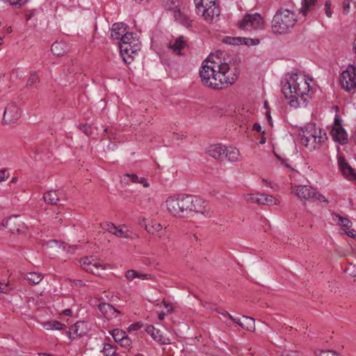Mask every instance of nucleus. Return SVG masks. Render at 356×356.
Segmentation results:
<instances>
[{
    "mask_svg": "<svg viewBox=\"0 0 356 356\" xmlns=\"http://www.w3.org/2000/svg\"><path fill=\"white\" fill-rule=\"evenodd\" d=\"M216 312L220 314L221 315L224 316H229V318H230V316H232L229 313H228L227 311H225V309H216Z\"/></svg>",
    "mask_w": 356,
    "mask_h": 356,
    "instance_id": "obj_54",
    "label": "nucleus"
},
{
    "mask_svg": "<svg viewBox=\"0 0 356 356\" xmlns=\"http://www.w3.org/2000/svg\"><path fill=\"white\" fill-rule=\"evenodd\" d=\"M125 276L129 281H132L137 277L138 272L135 270H129L126 272Z\"/></svg>",
    "mask_w": 356,
    "mask_h": 356,
    "instance_id": "obj_39",
    "label": "nucleus"
},
{
    "mask_svg": "<svg viewBox=\"0 0 356 356\" xmlns=\"http://www.w3.org/2000/svg\"><path fill=\"white\" fill-rule=\"evenodd\" d=\"M143 323L138 322L136 323H133L131 325H129L128 330L129 331H135L139 330L140 327H142Z\"/></svg>",
    "mask_w": 356,
    "mask_h": 356,
    "instance_id": "obj_47",
    "label": "nucleus"
},
{
    "mask_svg": "<svg viewBox=\"0 0 356 356\" xmlns=\"http://www.w3.org/2000/svg\"><path fill=\"white\" fill-rule=\"evenodd\" d=\"M138 183L142 184L144 187H148L149 184L147 181L146 179L144 177L139 178V181Z\"/></svg>",
    "mask_w": 356,
    "mask_h": 356,
    "instance_id": "obj_58",
    "label": "nucleus"
},
{
    "mask_svg": "<svg viewBox=\"0 0 356 356\" xmlns=\"http://www.w3.org/2000/svg\"><path fill=\"white\" fill-rule=\"evenodd\" d=\"M207 154L215 159L235 162L238 159L239 151L235 147H227L222 144H214L208 147Z\"/></svg>",
    "mask_w": 356,
    "mask_h": 356,
    "instance_id": "obj_5",
    "label": "nucleus"
},
{
    "mask_svg": "<svg viewBox=\"0 0 356 356\" xmlns=\"http://www.w3.org/2000/svg\"><path fill=\"white\" fill-rule=\"evenodd\" d=\"M350 8V1L349 0H344L343 1V10L344 12H348Z\"/></svg>",
    "mask_w": 356,
    "mask_h": 356,
    "instance_id": "obj_55",
    "label": "nucleus"
},
{
    "mask_svg": "<svg viewBox=\"0 0 356 356\" xmlns=\"http://www.w3.org/2000/svg\"><path fill=\"white\" fill-rule=\"evenodd\" d=\"M277 158L280 161L281 163L284 165L286 168H289L291 171H293V168L291 167L290 164L288 163L287 159H282L280 156H277Z\"/></svg>",
    "mask_w": 356,
    "mask_h": 356,
    "instance_id": "obj_50",
    "label": "nucleus"
},
{
    "mask_svg": "<svg viewBox=\"0 0 356 356\" xmlns=\"http://www.w3.org/2000/svg\"><path fill=\"white\" fill-rule=\"evenodd\" d=\"M243 318H244L243 323L240 324V326L245 329L248 331H253L255 329L254 326V319L251 317L243 316Z\"/></svg>",
    "mask_w": 356,
    "mask_h": 356,
    "instance_id": "obj_26",
    "label": "nucleus"
},
{
    "mask_svg": "<svg viewBox=\"0 0 356 356\" xmlns=\"http://www.w3.org/2000/svg\"><path fill=\"white\" fill-rule=\"evenodd\" d=\"M63 314L66 316H71L72 315V311L71 309H66L63 311Z\"/></svg>",
    "mask_w": 356,
    "mask_h": 356,
    "instance_id": "obj_60",
    "label": "nucleus"
},
{
    "mask_svg": "<svg viewBox=\"0 0 356 356\" xmlns=\"http://www.w3.org/2000/svg\"><path fill=\"white\" fill-rule=\"evenodd\" d=\"M181 23L186 26H191V21L188 19V17L184 16L183 17Z\"/></svg>",
    "mask_w": 356,
    "mask_h": 356,
    "instance_id": "obj_57",
    "label": "nucleus"
},
{
    "mask_svg": "<svg viewBox=\"0 0 356 356\" xmlns=\"http://www.w3.org/2000/svg\"><path fill=\"white\" fill-rule=\"evenodd\" d=\"M147 333L151 337L161 345H166L170 343V339L165 337L159 330L156 329L153 325H148L145 329Z\"/></svg>",
    "mask_w": 356,
    "mask_h": 356,
    "instance_id": "obj_18",
    "label": "nucleus"
},
{
    "mask_svg": "<svg viewBox=\"0 0 356 356\" xmlns=\"http://www.w3.org/2000/svg\"><path fill=\"white\" fill-rule=\"evenodd\" d=\"M222 42L230 45H240L241 40V37L226 36L222 39Z\"/></svg>",
    "mask_w": 356,
    "mask_h": 356,
    "instance_id": "obj_31",
    "label": "nucleus"
},
{
    "mask_svg": "<svg viewBox=\"0 0 356 356\" xmlns=\"http://www.w3.org/2000/svg\"><path fill=\"white\" fill-rule=\"evenodd\" d=\"M43 199L48 204L63 205L67 200V196L63 189L51 190L44 193Z\"/></svg>",
    "mask_w": 356,
    "mask_h": 356,
    "instance_id": "obj_11",
    "label": "nucleus"
},
{
    "mask_svg": "<svg viewBox=\"0 0 356 356\" xmlns=\"http://www.w3.org/2000/svg\"><path fill=\"white\" fill-rule=\"evenodd\" d=\"M115 235L118 237L128 238L127 234L122 228L120 227L117 228Z\"/></svg>",
    "mask_w": 356,
    "mask_h": 356,
    "instance_id": "obj_46",
    "label": "nucleus"
},
{
    "mask_svg": "<svg viewBox=\"0 0 356 356\" xmlns=\"http://www.w3.org/2000/svg\"><path fill=\"white\" fill-rule=\"evenodd\" d=\"M29 0H8L10 5L20 8L25 5Z\"/></svg>",
    "mask_w": 356,
    "mask_h": 356,
    "instance_id": "obj_38",
    "label": "nucleus"
},
{
    "mask_svg": "<svg viewBox=\"0 0 356 356\" xmlns=\"http://www.w3.org/2000/svg\"><path fill=\"white\" fill-rule=\"evenodd\" d=\"M282 356H302L301 354L297 351L286 350L284 352Z\"/></svg>",
    "mask_w": 356,
    "mask_h": 356,
    "instance_id": "obj_51",
    "label": "nucleus"
},
{
    "mask_svg": "<svg viewBox=\"0 0 356 356\" xmlns=\"http://www.w3.org/2000/svg\"><path fill=\"white\" fill-rule=\"evenodd\" d=\"M230 320H231L232 321H233L234 323H237V324H238V325H240V324L243 323V322H241V321H240V319H238V318H234L232 316H230Z\"/></svg>",
    "mask_w": 356,
    "mask_h": 356,
    "instance_id": "obj_62",
    "label": "nucleus"
},
{
    "mask_svg": "<svg viewBox=\"0 0 356 356\" xmlns=\"http://www.w3.org/2000/svg\"><path fill=\"white\" fill-rule=\"evenodd\" d=\"M340 83L343 90L354 93L356 89V67L350 65L343 71L341 74Z\"/></svg>",
    "mask_w": 356,
    "mask_h": 356,
    "instance_id": "obj_8",
    "label": "nucleus"
},
{
    "mask_svg": "<svg viewBox=\"0 0 356 356\" xmlns=\"http://www.w3.org/2000/svg\"><path fill=\"white\" fill-rule=\"evenodd\" d=\"M317 0H302V7L300 9V13L304 16H306L308 11L316 4Z\"/></svg>",
    "mask_w": 356,
    "mask_h": 356,
    "instance_id": "obj_28",
    "label": "nucleus"
},
{
    "mask_svg": "<svg viewBox=\"0 0 356 356\" xmlns=\"http://www.w3.org/2000/svg\"><path fill=\"white\" fill-rule=\"evenodd\" d=\"M47 330H62L65 329V325L57 321H49L45 323Z\"/></svg>",
    "mask_w": 356,
    "mask_h": 356,
    "instance_id": "obj_29",
    "label": "nucleus"
},
{
    "mask_svg": "<svg viewBox=\"0 0 356 356\" xmlns=\"http://www.w3.org/2000/svg\"><path fill=\"white\" fill-rule=\"evenodd\" d=\"M79 129L81 130L87 136H92L93 134V128L91 125L86 123L80 124L79 127Z\"/></svg>",
    "mask_w": 356,
    "mask_h": 356,
    "instance_id": "obj_35",
    "label": "nucleus"
},
{
    "mask_svg": "<svg viewBox=\"0 0 356 356\" xmlns=\"http://www.w3.org/2000/svg\"><path fill=\"white\" fill-rule=\"evenodd\" d=\"M258 197V194H247L245 199L248 202L257 203Z\"/></svg>",
    "mask_w": 356,
    "mask_h": 356,
    "instance_id": "obj_41",
    "label": "nucleus"
},
{
    "mask_svg": "<svg viewBox=\"0 0 356 356\" xmlns=\"http://www.w3.org/2000/svg\"><path fill=\"white\" fill-rule=\"evenodd\" d=\"M9 177V173L7 170L3 169L0 170V181L7 179Z\"/></svg>",
    "mask_w": 356,
    "mask_h": 356,
    "instance_id": "obj_48",
    "label": "nucleus"
},
{
    "mask_svg": "<svg viewBox=\"0 0 356 356\" xmlns=\"http://www.w3.org/2000/svg\"><path fill=\"white\" fill-rule=\"evenodd\" d=\"M98 309L102 314L108 318H111L115 313H120V312L115 308L112 305L106 302L99 304Z\"/></svg>",
    "mask_w": 356,
    "mask_h": 356,
    "instance_id": "obj_19",
    "label": "nucleus"
},
{
    "mask_svg": "<svg viewBox=\"0 0 356 356\" xmlns=\"http://www.w3.org/2000/svg\"><path fill=\"white\" fill-rule=\"evenodd\" d=\"M338 162L343 175L348 180L356 181V172L355 170L346 162L345 159L339 157Z\"/></svg>",
    "mask_w": 356,
    "mask_h": 356,
    "instance_id": "obj_17",
    "label": "nucleus"
},
{
    "mask_svg": "<svg viewBox=\"0 0 356 356\" xmlns=\"http://www.w3.org/2000/svg\"><path fill=\"white\" fill-rule=\"evenodd\" d=\"M126 31V25L121 22L115 23L111 27V36L114 40H119Z\"/></svg>",
    "mask_w": 356,
    "mask_h": 356,
    "instance_id": "obj_22",
    "label": "nucleus"
},
{
    "mask_svg": "<svg viewBox=\"0 0 356 356\" xmlns=\"http://www.w3.org/2000/svg\"><path fill=\"white\" fill-rule=\"evenodd\" d=\"M295 193L302 201L314 202L316 190L310 186L299 185L296 187Z\"/></svg>",
    "mask_w": 356,
    "mask_h": 356,
    "instance_id": "obj_14",
    "label": "nucleus"
},
{
    "mask_svg": "<svg viewBox=\"0 0 356 356\" xmlns=\"http://www.w3.org/2000/svg\"><path fill=\"white\" fill-rule=\"evenodd\" d=\"M299 138L302 145L312 148H315L316 144L323 141L322 136H316V130L312 126L306 128L305 130L302 129V132L299 134Z\"/></svg>",
    "mask_w": 356,
    "mask_h": 356,
    "instance_id": "obj_9",
    "label": "nucleus"
},
{
    "mask_svg": "<svg viewBox=\"0 0 356 356\" xmlns=\"http://www.w3.org/2000/svg\"><path fill=\"white\" fill-rule=\"evenodd\" d=\"M166 207L168 211L173 216L178 218H188L193 213H202L207 212L206 201L188 195L180 194L167 198Z\"/></svg>",
    "mask_w": 356,
    "mask_h": 356,
    "instance_id": "obj_2",
    "label": "nucleus"
},
{
    "mask_svg": "<svg viewBox=\"0 0 356 356\" xmlns=\"http://www.w3.org/2000/svg\"><path fill=\"white\" fill-rule=\"evenodd\" d=\"M126 332L120 329H114L112 332L111 335L113 337L115 341L118 343L120 342V341L125 337Z\"/></svg>",
    "mask_w": 356,
    "mask_h": 356,
    "instance_id": "obj_30",
    "label": "nucleus"
},
{
    "mask_svg": "<svg viewBox=\"0 0 356 356\" xmlns=\"http://www.w3.org/2000/svg\"><path fill=\"white\" fill-rule=\"evenodd\" d=\"M319 356H341L338 353L334 350H323L321 351Z\"/></svg>",
    "mask_w": 356,
    "mask_h": 356,
    "instance_id": "obj_43",
    "label": "nucleus"
},
{
    "mask_svg": "<svg viewBox=\"0 0 356 356\" xmlns=\"http://www.w3.org/2000/svg\"><path fill=\"white\" fill-rule=\"evenodd\" d=\"M162 302H163V305L165 306V307L167 309V313H170V311L172 310V304L168 303V302H165V300H163Z\"/></svg>",
    "mask_w": 356,
    "mask_h": 356,
    "instance_id": "obj_56",
    "label": "nucleus"
},
{
    "mask_svg": "<svg viewBox=\"0 0 356 356\" xmlns=\"http://www.w3.org/2000/svg\"><path fill=\"white\" fill-rule=\"evenodd\" d=\"M266 118H267V120H268V123H269L270 125H272L273 122H272V118H271V115H270V111H267V112H266Z\"/></svg>",
    "mask_w": 356,
    "mask_h": 356,
    "instance_id": "obj_63",
    "label": "nucleus"
},
{
    "mask_svg": "<svg viewBox=\"0 0 356 356\" xmlns=\"http://www.w3.org/2000/svg\"><path fill=\"white\" fill-rule=\"evenodd\" d=\"M297 21L295 12L280 8L276 11L271 22L272 31L276 34H285L293 28Z\"/></svg>",
    "mask_w": 356,
    "mask_h": 356,
    "instance_id": "obj_4",
    "label": "nucleus"
},
{
    "mask_svg": "<svg viewBox=\"0 0 356 356\" xmlns=\"http://www.w3.org/2000/svg\"><path fill=\"white\" fill-rule=\"evenodd\" d=\"M72 333H73V331H72V330H68V331H67V332H66V334H67V337L70 338V340H72H72H74V339L76 337V336H74V335L72 334Z\"/></svg>",
    "mask_w": 356,
    "mask_h": 356,
    "instance_id": "obj_59",
    "label": "nucleus"
},
{
    "mask_svg": "<svg viewBox=\"0 0 356 356\" xmlns=\"http://www.w3.org/2000/svg\"><path fill=\"white\" fill-rule=\"evenodd\" d=\"M202 305L205 309H209V310H214V311H216V309H217V307H216V305H214L212 302H209L202 301Z\"/></svg>",
    "mask_w": 356,
    "mask_h": 356,
    "instance_id": "obj_45",
    "label": "nucleus"
},
{
    "mask_svg": "<svg viewBox=\"0 0 356 356\" xmlns=\"http://www.w3.org/2000/svg\"><path fill=\"white\" fill-rule=\"evenodd\" d=\"M103 229L106 230L107 232H109L111 229H113V226L115 225L112 222H105L103 224L101 225Z\"/></svg>",
    "mask_w": 356,
    "mask_h": 356,
    "instance_id": "obj_49",
    "label": "nucleus"
},
{
    "mask_svg": "<svg viewBox=\"0 0 356 356\" xmlns=\"http://www.w3.org/2000/svg\"><path fill=\"white\" fill-rule=\"evenodd\" d=\"M120 41L121 42L120 43H133L135 42L133 33H128L125 31L122 37L120 38Z\"/></svg>",
    "mask_w": 356,
    "mask_h": 356,
    "instance_id": "obj_34",
    "label": "nucleus"
},
{
    "mask_svg": "<svg viewBox=\"0 0 356 356\" xmlns=\"http://www.w3.org/2000/svg\"><path fill=\"white\" fill-rule=\"evenodd\" d=\"M241 44H244L248 47L255 46L260 43V40L258 38H243L241 37Z\"/></svg>",
    "mask_w": 356,
    "mask_h": 356,
    "instance_id": "obj_32",
    "label": "nucleus"
},
{
    "mask_svg": "<svg viewBox=\"0 0 356 356\" xmlns=\"http://www.w3.org/2000/svg\"><path fill=\"white\" fill-rule=\"evenodd\" d=\"M330 134L332 139L341 145H345L348 143V134L341 124H339V127H334L330 131Z\"/></svg>",
    "mask_w": 356,
    "mask_h": 356,
    "instance_id": "obj_16",
    "label": "nucleus"
},
{
    "mask_svg": "<svg viewBox=\"0 0 356 356\" xmlns=\"http://www.w3.org/2000/svg\"><path fill=\"white\" fill-rule=\"evenodd\" d=\"M119 344L122 346V347H124V348H129L131 346V340L130 339V338L128 337L127 334L125 335V337H124L121 341L119 343Z\"/></svg>",
    "mask_w": 356,
    "mask_h": 356,
    "instance_id": "obj_40",
    "label": "nucleus"
},
{
    "mask_svg": "<svg viewBox=\"0 0 356 356\" xmlns=\"http://www.w3.org/2000/svg\"><path fill=\"white\" fill-rule=\"evenodd\" d=\"M264 19L258 13L245 14L243 18L238 21V26L243 31H257L264 29Z\"/></svg>",
    "mask_w": 356,
    "mask_h": 356,
    "instance_id": "obj_7",
    "label": "nucleus"
},
{
    "mask_svg": "<svg viewBox=\"0 0 356 356\" xmlns=\"http://www.w3.org/2000/svg\"><path fill=\"white\" fill-rule=\"evenodd\" d=\"M137 277L141 280H150L152 279L153 277L151 274L140 273L138 272Z\"/></svg>",
    "mask_w": 356,
    "mask_h": 356,
    "instance_id": "obj_53",
    "label": "nucleus"
},
{
    "mask_svg": "<svg viewBox=\"0 0 356 356\" xmlns=\"http://www.w3.org/2000/svg\"><path fill=\"white\" fill-rule=\"evenodd\" d=\"M5 228H8L11 233H20L26 229V225L19 216H12L4 219Z\"/></svg>",
    "mask_w": 356,
    "mask_h": 356,
    "instance_id": "obj_12",
    "label": "nucleus"
},
{
    "mask_svg": "<svg viewBox=\"0 0 356 356\" xmlns=\"http://www.w3.org/2000/svg\"><path fill=\"white\" fill-rule=\"evenodd\" d=\"M186 46V42L184 40L183 36L177 38L175 42L170 44V47L175 52L177 55H182L181 49Z\"/></svg>",
    "mask_w": 356,
    "mask_h": 356,
    "instance_id": "obj_23",
    "label": "nucleus"
},
{
    "mask_svg": "<svg viewBox=\"0 0 356 356\" xmlns=\"http://www.w3.org/2000/svg\"><path fill=\"white\" fill-rule=\"evenodd\" d=\"M26 278L31 284H38L43 279V275L41 273L31 272L26 275Z\"/></svg>",
    "mask_w": 356,
    "mask_h": 356,
    "instance_id": "obj_25",
    "label": "nucleus"
},
{
    "mask_svg": "<svg viewBox=\"0 0 356 356\" xmlns=\"http://www.w3.org/2000/svg\"><path fill=\"white\" fill-rule=\"evenodd\" d=\"M239 67L240 59L236 56L221 58L210 55L203 62L199 74L204 86L213 90H222L236 82Z\"/></svg>",
    "mask_w": 356,
    "mask_h": 356,
    "instance_id": "obj_1",
    "label": "nucleus"
},
{
    "mask_svg": "<svg viewBox=\"0 0 356 356\" xmlns=\"http://www.w3.org/2000/svg\"><path fill=\"white\" fill-rule=\"evenodd\" d=\"M127 179H129V180H131V181L132 183H134V184H137L139 181V177L136 174L127 173V174L124 175V176L122 179V182L124 183V184H128V182L127 181Z\"/></svg>",
    "mask_w": 356,
    "mask_h": 356,
    "instance_id": "obj_33",
    "label": "nucleus"
},
{
    "mask_svg": "<svg viewBox=\"0 0 356 356\" xmlns=\"http://www.w3.org/2000/svg\"><path fill=\"white\" fill-rule=\"evenodd\" d=\"M132 43H119L121 56L125 63H130L133 60L132 54L136 52L137 49Z\"/></svg>",
    "mask_w": 356,
    "mask_h": 356,
    "instance_id": "obj_15",
    "label": "nucleus"
},
{
    "mask_svg": "<svg viewBox=\"0 0 356 356\" xmlns=\"http://www.w3.org/2000/svg\"><path fill=\"white\" fill-rule=\"evenodd\" d=\"M195 4L196 12L202 15L208 22L217 19L220 13V8L216 0H193Z\"/></svg>",
    "mask_w": 356,
    "mask_h": 356,
    "instance_id": "obj_6",
    "label": "nucleus"
},
{
    "mask_svg": "<svg viewBox=\"0 0 356 356\" xmlns=\"http://www.w3.org/2000/svg\"><path fill=\"white\" fill-rule=\"evenodd\" d=\"M104 356H115V351L113 350L112 346L110 344H104V348L101 351Z\"/></svg>",
    "mask_w": 356,
    "mask_h": 356,
    "instance_id": "obj_37",
    "label": "nucleus"
},
{
    "mask_svg": "<svg viewBox=\"0 0 356 356\" xmlns=\"http://www.w3.org/2000/svg\"><path fill=\"white\" fill-rule=\"evenodd\" d=\"M51 51L53 54L60 56L65 53L64 44L61 42H55L51 44Z\"/></svg>",
    "mask_w": 356,
    "mask_h": 356,
    "instance_id": "obj_27",
    "label": "nucleus"
},
{
    "mask_svg": "<svg viewBox=\"0 0 356 356\" xmlns=\"http://www.w3.org/2000/svg\"><path fill=\"white\" fill-rule=\"evenodd\" d=\"M309 85L304 79H299L298 74H288L285 82L282 85V92L285 98L291 99V107L299 106L298 97L304 99V96L309 91Z\"/></svg>",
    "mask_w": 356,
    "mask_h": 356,
    "instance_id": "obj_3",
    "label": "nucleus"
},
{
    "mask_svg": "<svg viewBox=\"0 0 356 356\" xmlns=\"http://www.w3.org/2000/svg\"><path fill=\"white\" fill-rule=\"evenodd\" d=\"M335 216L338 218L344 232L350 237H355L356 232L353 229H350L352 226V222L348 218L341 217L338 214H335Z\"/></svg>",
    "mask_w": 356,
    "mask_h": 356,
    "instance_id": "obj_20",
    "label": "nucleus"
},
{
    "mask_svg": "<svg viewBox=\"0 0 356 356\" xmlns=\"http://www.w3.org/2000/svg\"><path fill=\"white\" fill-rule=\"evenodd\" d=\"M331 1L330 0H327L325 1V13L327 17H332V10H331Z\"/></svg>",
    "mask_w": 356,
    "mask_h": 356,
    "instance_id": "obj_42",
    "label": "nucleus"
},
{
    "mask_svg": "<svg viewBox=\"0 0 356 356\" xmlns=\"http://www.w3.org/2000/svg\"><path fill=\"white\" fill-rule=\"evenodd\" d=\"M80 264L84 270L92 273L94 275L99 274V268L104 269V266L101 262L100 259L93 256L82 258L80 261Z\"/></svg>",
    "mask_w": 356,
    "mask_h": 356,
    "instance_id": "obj_10",
    "label": "nucleus"
},
{
    "mask_svg": "<svg viewBox=\"0 0 356 356\" xmlns=\"http://www.w3.org/2000/svg\"><path fill=\"white\" fill-rule=\"evenodd\" d=\"M20 117V111L15 104L8 105L4 110L3 122L4 124L15 123Z\"/></svg>",
    "mask_w": 356,
    "mask_h": 356,
    "instance_id": "obj_13",
    "label": "nucleus"
},
{
    "mask_svg": "<svg viewBox=\"0 0 356 356\" xmlns=\"http://www.w3.org/2000/svg\"><path fill=\"white\" fill-rule=\"evenodd\" d=\"M261 126L259 123L255 122L253 124L252 129L256 131L257 132L261 133V135L265 134V131L261 130Z\"/></svg>",
    "mask_w": 356,
    "mask_h": 356,
    "instance_id": "obj_52",
    "label": "nucleus"
},
{
    "mask_svg": "<svg viewBox=\"0 0 356 356\" xmlns=\"http://www.w3.org/2000/svg\"><path fill=\"white\" fill-rule=\"evenodd\" d=\"M6 288H7V284L3 285L2 283L0 282V292L6 293H7V291L6 290Z\"/></svg>",
    "mask_w": 356,
    "mask_h": 356,
    "instance_id": "obj_61",
    "label": "nucleus"
},
{
    "mask_svg": "<svg viewBox=\"0 0 356 356\" xmlns=\"http://www.w3.org/2000/svg\"><path fill=\"white\" fill-rule=\"evenodd\" d=\"M258 196L257 204H259L272 205L277 204V200H275L273 195L258 193Z\"/></svg>",
    "mask_w": 356,
    "mask_h": 356,
    "instance_id": "obj_24",
    "label": "nucleus"
},
{
    "mask_svg": "<svg viewBox=\"0 0 356 356\" xmlns=\"http://www.w3.org/2000/svg\"><path fill=\"white\" fill-rule=\"evenodd\" d=\"M39 81V76L36 72H31L30 76L29 78V80L27 81L26 86H32L35 83Z\"/></svg>",
    "mask_w": 356,
    "mask_h": 356,
    "instance_id": "obj_36",
    "label": "nucleus"
},
{
    "mask_svg": "<svg viewBox=\"0 0 356 356\" xmlns=\"http://www.w3.org/2000/svg\"><path fill=\"white\" fill-rule=\"evenodd\" d=\"M339 124H341V120L339 119V117H336L334 118V127H339Z\"/></svg>",
    "mask_w": 356,
    "mask_h": 356,
    "instance_id": "obj_64",
    "label": "nucleus"
},
{
    "mask_svg": "<svg viewBox=\"0 0 356 356\" xmlns=\"http://www.w3.org/2000/svg\"><path fill=\"white\" fill-rule=\"evenodd\" d=\"M318 200L321 202L328 203V200L321 193L316 191V194L314 196V201Z\"/></svg>",
    "mask_w": 356,
    "mask_h": 356,
    "instance_id": "obj_44",
    "label": "nucleus"
},
{
    "mask_svg": "<svg viewBox=\"0 0 356 356\" xmlns=\"http://www.w3.org/2000/svg\"><path fill=\"white\" fill-rule=\"evenodd\" d=\"M71 330L76 337H82L87 334L88 329L86 322L78 321L71 326Z\"/></svg>",
    "mask_w": 356,
    "mask_h": 356,
    "instance_id": "obj_21",
    "label": "nucleus"
}]
</instances>
